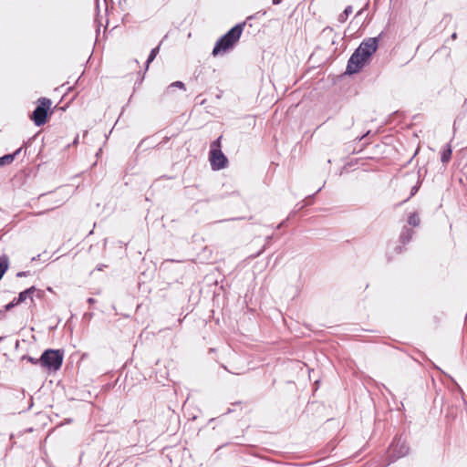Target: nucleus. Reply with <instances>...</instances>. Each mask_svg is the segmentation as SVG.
Returning a JSON list of instances; mask_svg holds the SVG:
<instances>
[{
    "label": "nucleus",
    "instance_id": "19",
    "mask_svg": "<svg viewBox=\"0 0 467 467\" xmlns=\"http://www.w3.org/2000/svg\"><path fill=\"white\" fill-rule=\"evenodd\" d=\"M419 187H420L419 185H415V186H413V187L411 188V192H410V197H411V196H413V195H415V194H416V192H418V190H419Z\"/></svg>",
    "mask_w": 467,
    "mask_h": 467
},
{
    "label": "nucleus",
    "instance_id": "12",
    "mask_svg": "<svg viewBox=\"0 0 467 467\" xmlns=\"http://www.w3.org/2000/svg\"><path fill=\"white\" fill-rule=\"evenodd\" d=\"M451 148L449 144L446 145V147L442 150L441 161L442 163H447L451 157Z\"/></svg>",
    "mask_w": 467,
    "mask_h": 467
},
{
    "label": "nucleus",
    "instance_id": "9",
    "mask_svg": "<svg viewBox=\"0 0 467 467\" xmlns=\"http://www.w3.org/2000/svg\"><path fill=\"white\" fill-rule=\"evenodd\" d=\"M21 150L22 148H19L12 154H6L3 157H0V166L10 164L15 160L16 156L20 153Z\"/></svg>",
    "mask_w": 467,
    "mask_h": 467
},
{
    "label": "nucleus",
    "instance_id": "1",
    "mask_svg": "<svg viewBox=\"0 0 467 467\" xmlns=\"http://www.w3.org/2000/svg\"><path fill=\"white\" fill-rule=\"evenodd\" d=\"M245 23H240L232 27L226 34L220 37L213 49V56L216 57L234 48L239 41Z\"/></svg>",
    "mask_w": 467,
    "mask_h": 467
},
{
    "label": "nucleus",
    "instance_id": "2",
    "mask_svg": "<svg viewBox=\"0 0 467 467\" xmlns=\"http://www.w3.org/2000/svg\"><path fill=\"white\" fill-rule=\"evenodd\" d=\"M63 351L58 349H47L40 357V365L49 370H58L63 362Z\"/></svg>",
    "mask_w": 467,
    "mask_h": 467
},
{
    "label": "nucleus",
    "instance_id": "26",
    "mask_svg": "<svg viewBox=\"0 0 467 467\" xmlns=\"http://www.w3.org/2000/svg\"><path fill=\"white\" fill-rule=\"evenodd\" d=\"M0 315H4V312L0 309Z\"/></svg>",
    "mask_w": 467,
    "mask_h": 467
},
{
    "label": "nucleus",
    "instance_id": "11",
    "mask_svg": "<svg viewBox=\"0 0 467 467\" xmlns=\"http://www.w3.org/2000/svg\"><path fill=\"white\" fill-rule=\"evenodd\" d=\"M9 266V258L7 255H0V280L6 272Z\"/></svg>",
    "mask_w": 467,
    "mask_h": 467
},
{
    "label": "nucleus",
    "instance_id": "18",
    "mask_svg": "<svg viewBox=\"0 0 467 467\" xmlns=\"http://www.w3.org/2000/svg\"><path fill=\"white\" fill-rule=\"evenodd\" d=\"M22 358L23 359H26L28 362H30L32 364H40V358H32L30 356H24Z\"/></svg>",
    "mask_w": 467,
    "mask_h": 467
},
{
    "label": "nucleus",
    "instance_id": "22",
    "mask_svg": "<svg viewBox=\"0 0 467 467\" xmlns=\"http://www.w3.org/2000/svg\"><path fill=\"white\" fill-rule=\"evenodd\" d=\"M88 304H90V305H92V304H94V303H95V299H94V298H92V297H89V298L88 299Z\"/></svg>",
    "mask_w": 467,
    "mask_h": 467
},
{
    "label": "nucleus",
    "instance_id": "23",
    "mask_svg": "<svg viewBox=\"0 0 467 467\" xmlns=\"http://www.w3.org/2000/svg\"><path fill=\"white\" fill-rule=\"evenodd\" d=\"M274 5H279L282 0H272Z\"/></svg>",
    "mask_w": 467,
    "mask_h": 467
},
{
    "label": "nucleus",
    "instance_id": "7",
    "mask_svg": "<svg viewBox=\"0 0 467 467\" xmlns=\"http://www.w3.org/2000/svg\"><path fill=\"white\" fill-rule=\"evenodd\" d=\"M409 446L405 441H402L400 438L395 440L391 445L389 451L395 458L404 457L409 453Z\"/></svg>",
    "mask_w": 467,
    "mask_h": 467
},
{
    "label": "nucleus",
    "instance_id": "25",
    "mask_svg": "<svg viewBox=\"0 0 467 467\" xmlns=\"http://www.w3.org/2000/svg\"><path fill=\"white\" fill-rule=\"evenodd\" d=\"M103 267H105V265H99V266L98 267V270L101 271V270L103 269Z\"/></svg>",
    "mask_w": 467,
    "mask_h": 467
},
{
    "label": "nucleus",
    "instance_id": "3",
    "mask_svg": "<svg viewBox=\"0 0 467 467\" xmlns=\"http://www.w3.org/2000/svg\"><path fill=\"white\" fill-rule=\"evenodd\" d=\"M221 137L213 141L210 150V162L213 170L218 171L225 168L228 163L227 158L221 150Z\"/></svg>",
    "mask_w": 467,
    "mask_h": 467
},
{
    "label": "nucleus",
    "instance_id": "24",
    "mask_svg": "<svg viewBox=\"0 0 467 467\" xmlns=\"http://www.w3.org/2000/svg\"><path fill=\"white\" fill-rule=\"evenodd\" d=\"M451 38H452L453 40H454V39H456V38H457V34H456V33H453V34L451 35Z\"/></svg>",
    "mask_w": 467,
    "mask_h": 467
},
{
    "label": "nucleus",
    "instance_id": "4",
    "mask_svg": "<svg viewBox=\"0 0 467 467\" xmlns=\"http://www.w3.org/2000/svg\"><path fill=\"white\" fill-rule=\"evenodd\" d=\"M37 103L36 108L32 113L31 119L34 121L36 126L40 127L47 122L48 110L52 102L49 99L40 98L38 99Z\"/></svg>",
    "mask_w": 467,
    "mask_h": 467
},
{
    "label": "nucleus",
    "instance_id": "20",
    "mask_svg": "<svg viewBox=\"0 0 467 467\" xmlns=\"http://www.w3.org/2000/svg\"><path fill=\"white\" fill-rule=\"evenodd\" d=\"M27 274H28V272H18L16 276H18V277L26 276Z\"/></svg>",
    "mask_w": 467,
    "mask_h": 467
},
{
    "label": "nucleus",
    "instance_id": "14",
    "mask_svg": "<svg viewBox=\"0 0 467 467\" xmlns=\"http://www.w3.org/2000/svg\"><path fill=\"white\" fill-rule=\"evenodd\" d=\"M420 223V219L417 213H411L408 218V223L411 226H414V227L419 226Z\"/></svg>",
    "mask_w": 467,
    "mask_h": 467
},
{
    "label": "nucleus",
    "instance_id": "15",
    "mask_svg": "<svg viewBox=\"0 0 467 467\" xmlns=\"http://www.w3.org/2000/svg\"><path fill=\"white\" fill-rule=\"evenodd\" d=\"M159 50H160V47H154L153 49H151L149 57H148V59L146 61V67L147 68L149 67V65L155 59L156 56L158 55L159 53Z\"/></svg>",
    "mask_w": 467,
    "mask_h": 467
},
{
    "label": "nucleus",
    "instance_id": "10",
    "mask_svg": "<svg viewBox=\"0 0 467 467\" xmlns=\"http://www.w3.org/2000/svg\"><path fill=\"white\" fill-rule=\"evenodd\" d=\"M36 290V287H35V286H31V287H29V288H27V289H26V290H24V291L20 292V293H19V295H18V297H16V298H17V301H18L19 303H22V302L26 301V299L27 297H30V298L32 299V296H33V294H34V292H35Z\"/></svg>",
    "mask_w": 467,
    "mask_h": 467
},
{
    "label": "nucleus",
    "instance_id": "8",
    "mask_svg": "<svg viewBox=\"0 0 467 467\" xmlns=\"http://www.w3.org/2000/svg\"><path fill=\"white\" fill-rule=\"evenodd\" d=\"M413 234H414L413 230H411L408 226H404L400 234V243L402 245H405L412 239Z\"/></svg>",
    "mask_w": 467,
    "mask_h": 467
},
{
    "label": "nucleus",
    "instance_id": "16",
    "mask_svg": "<svg viewBox=\"0 0 467 467\" xmlns=\"http://www.w3.org/2000/svg\"><path fill=\"white\" fill-rule=\"evenodd\" d=\"M174 88H178L180 89L185 90V85L182 81H175L171 83L170 86H168L166 92L171 93Z\"/></svg>",
    "mask_w": 467,
    "mask_h": 467
},
{
    "label": "nucleus",
    "instance_id": "6",
    "mask_svg": "<svg viewBox=\"0 0 467 467\" xmlns=\"http://www.w3.org/2000/svg\"><path fill=\"white\" fill-rule=\"evenodd\" d=\"M367 61L368 60L365 57H363L358 53V51L355 50V52L351 55L350 58L348 61L346 73L348 75H352L359 72V70L365 66Z\"/></svg>",
    "mask_w": 467,
    "mask_h": 467
},
{
    "label": "nucleus",
    "instance_id": "21",
    "mask_svg": "<svg viewBox=\"0 0 467 467\" xmlns=\"http://www.w3.org/2000/svg\"><path fill=\"white\" fill-rule=\"evenodd\" d=\"M395 250H396V253H397V254H400V253H401V252H402V248H401V246H400V245L397 246V247L395 248Z\"/></svg>",
    "mask_w": 467,
    "mask_h": 467
},
{
    "label": "nucleus",
    "instance_id": "5",
    "mask_svg": "<svg viewBox=\"0 0 467 467\" xmlns=\"http://www.w3.org/2000/svg\"><path fill=\"white\" fill-rule=\"evenodd\" d=\"M379 47V36L369 37L361 42L359 47L356 49L367 60L377 51Z\"/></svg>",
    "mask_w": 467,
    "mask_h": 467
},
{
    "label": "nucleus",
    "instance_id": "13",
    "mask_svg": "<svg viewBox=\"0 0 467 467\" xmlns=\"http://www.w3.org/2000/svg\"><path fill=\"white\" fill-rule=\"evenodd\" d=\"M353 8L351 5H348L345 10L338 16L337 20L340 23H345L348 16L352 14Z\"/></svg>",
    "mask_w": 467,
    "mask_h": 467
},
{
    "label": "nucleus",
    "instance_id": "17",
    "mask_svg": "<svg viewBox=\"0 0 467 467\" xmlns=\"http://www.w3.org/2000/svg\"><path fill=\"white\" fill-rule=\"evenodd\" d=\"M20 303L17 301V298H14L13 301H11L10 303H8L7 305L5 306V309L6 311H9L11 310L13 307H15L16 306L19 305Z\"/></svg>",
    "mask_w": 467,
    "mask_h": 467
}]
</instances>
